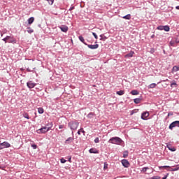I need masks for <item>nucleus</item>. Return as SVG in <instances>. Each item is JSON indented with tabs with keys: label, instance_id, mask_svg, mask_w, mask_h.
Wrapping results in <instances>:
<instances>
[{
	"label": "nucleus",
	"instance_id": "1",
	"mask_svg": "<svg viewBox=\"0 0 179 179\" xmlns=\"http://www.w3.org/2000/svg\"><path fill=\"white\" fill-rule=\"evenodd\" d=\"M68 127L72 130L71 135L73 136V131H76L78 129V127H79V122L77 120L71 121L68 123Z\"/></svg>",
	"mask_w": 179,
	"mask_h": 179
},
{
	"label": "nucleus",
	"instance_id": "2",
	"mask_svg": "<svg viewBox=\"0 0 179 179\" xmlns=\"http://www.w3.org/2000/svg\"><path fill=\"white\" fill-rule=\"evenodd\" d=\"M108 142L113 145H121L122 143V139L120 137H112L109 139Z\"/></svg>",
	"mask_w": 179,
	"mask_h": 179
},
{
	"label": "nucleus",
	"instance_id": "3",
	"mask_svg": "<svg viewBox=\"0 0 179 179\" xmlns=\"http://www.w3.org/2000/svg\"><path fill=\"white\" fill-rule=\"evenodd\" d=\"M5 148H10V143L7 141H4L0 143V150H2V149H5Z\"/></svg>",
	"mask_w": 179,
	"mask_h": 179
},
{
	"label": "nucleus",
	"instance_id": "4",
	"mask_svg": "<svg viewBox=\"0 0 179 179\" xmlns=\"http://www.w3.org/2000/svg\"><path fill=\"white\" fill-rule=\"evenodd\" d=\"M176 127H178L179 128V121L176 120L173 122L169 125V129H173V128H176Z\"/></svg>",
	"mask_w": 179,
	"mask_h": 179
},
{
	"label": "nucleus",
	"instance_id": "5",
	"mask_svg": "<svg viewBox=\"0 0 179 179\" xmlns=\"http://www.w3.org/2000/svg\"><path fill=\"white\" fill-rule=\"evenodd\" d=\"M73 141H75V138L73 137H69L64 142V143L66 145H71V143H72V142H73Z\"/></svg>",
	"mask_w": 179,
	"mask_h": 179
},
{
	"label": "nucleus",
	"instance_id": "6",
	"mask_svg": "<svg viewBox=\"0 0 179 179\" xmlns=\"http://www.w3.org/2000/svg\"><path fill=\"white\" fill-rule=\"evenodd\" d=\"M38 134H47V132H48V131H47V127H43L41 129H39L37 131Z\"/></svg>",
	"mask_w": 179,
	"mask_h": 179
},
{
	"label": "nucleus",
	"instance_id": "7",
	"mask_svg": "<svg viewBox=\"0 0 179 179\" xmlns=\"http://www.w3.org/2000/svg\"><path fill=\"white\" fill-rule=\"evenodd\" d=\"M36 83H33V81H29L27 83V86L29 87V89H33L36 87Z\"/></svg>",
	"mask_w": 179,
	"mask_h": 179
},
{
	"label": "nucleus",
	"instance_id": "8",
	"mask_svg": "<svg viewBox=\"0 0 179 179\" xmlns=\"http://www.w3.org/2000/svg\"><path fill=\"white\" fill-rule=\"evenodd\" d=\"M148 117H149V112H143L141 114V120H148Z\"/></svg>",
	"mask_w": 179,
	"mask_h": 179
},
{
	"label": "nucleus",
	"instance_id": "9",
	"mask_svg": "<svg viewBox=\"0 0 179 179\" xmlns=\"http://www.w3.org/2000/svg\"><path fill=\"white\" fill-rule=\"evenodd\" d=\"M86 45L88 47V48H90V50H97V48H99V44H95V45L87 44Z\"/></svg>",
	"mask_w": 179,
	"mask_h": 179
},
{
	"label": "nucleus",
	"instance_id": "10",
	"mask_svg": "<svg viewBox=\"0 0 179 179\" xmlns=\"http://www.w3.org/2000/svg\"><path fill=\"white\" fill-rule=\"evenodd\" d=\"M122 166H124L125 168L129 167V162H128L127 159H122Z\"/></svg>",
	"mask_w": 179,
	"mask_h": 179
},
{
	"label": "nucleus",
	"instance_id": "11",
	"mask_svg": "<svg viewBox=\"0 0 179 179\" xmlns=\"http://www.w3.org/2000/svg\"><path fill=\"white\" fill-rule=\"evenodd\" d=\"M59 27L60 30H62V31H63L64 33H66V31H68V26L66 25H62Z\"/></svg>",
	"mask_w": 179,
	"mask_h": 179
},
{
	"label": "nucleus",
	"instance_id": "12",
	"mask_svg": "<svg viewBox=\"0 0 179 179\" xmlns=\"http://www.w3.org/2000/svg\"><path fill=\"white\" fill-rule=\"evenodd\" d=\"M134 54H135V52L134 51H130L129 53H127L125 55L126 58H132L134 57Z\"/></svg>",
	"mask_w": 179,
	"mask_h": 179
},
{
	"label": "nucleus",
	"instance_id": "13",
	"mask_svg": "<svg viewBox=\"0 0 179 179\" xmlns=\"http://www.w3.org/2000/svg\"><path fill=\"white\" fill-rule=\"evenodd\" d=\"M166 148L169 149V150H171V152H176V150H177L176 147H173L170 144H168Z\"/></svg>",
	"mask_w": 179,
	"mask_h": 179
},
{
	"label": "nucleus",
	"instance_id": "14",
	"mask_svg": "<svg viewBox=\"0 0 179 179\" xmlns=\"http://www.w3.org/2000/svg\"><path fill=\"white\" fill-rule=\"evenodd\" d=\"M87 118H89L90 120H92L93 118H94V117H96V114H94V113L93 112H90L87 115Z\"/></svg>",
	"mask_w": 179,
	"mask_h": 179
},
{
	"label": "nucleus",
	"instance_id": "15",
	"mask_svg": "<svg viewBox=\"0 0 179 179\" xmlns=\"http://www.w3.org/2000/svg\"><path fill=\"white\" fill-rule=\"evenodd\" d=\"M178 71H179V66H174L172 68L171 73H174L175 72H178Z\"/></svg>",
	"mask_w": 179,
	"mask_h": 179
},
{
	"label": "nucleus",
	"instance_id": "16",
	"mask_svg": "<svg viewBox=\"0 0 179 179\" xmlns=\"http://www.w3.org/2000/svg\"><path fill=\"white\" fill-rule=\"evenodd\" d=\"M169 45L171 47H176L177 46V41H171L169 42Z\"/></svg>",
	"mask_w": 179,
	"mask_h": 179
},
{
	"label": "nucleus",
	"instance_id": "17",
	"mask_svg": "<svg viewBox=\"0 0 179 179\" xmlns=\"http://www.w3.org/2000/svg\"><path fill=\"white\" fill-rule=\"evenodd\" d=\"M52 122H48L45 127H47V131H50V129H51L52 127Z\"/></svg>",
	"mask_w": 179,
	"mask_h": 179
},
{
	"label": "nucleus",
	"instance_id": "18",
	"mask_svg": "<svg viewBox=\"0 0 179 179\" xmlns=\"http://www.w3.org/2000/svg\"><path fill=\"white\" fill-rule=\"evenodd\" d=\"M80 41H81V43H83V44H85V45H87V43H86V42H85V38H83V36H80L78 37Z\"/></svg>",
	"mask_w": 179,
	"mask_h": 179
},
{
	"label": "nucleus",
	"instance_id": "19",
	"mask_svg": "<svg viewBox=\"0 0 179 179\" xmlns=\"http://www.w3.org/2000/svg\"><path fill=\"white\" fill-rule=\"evenodd\" d=\"M141 101H142L141 98H136L134 99L135 104H139V103H141Z\"/></svg>",
	"mask_w": 179,
	"mask_h": 179
},
{
	"label": "nucleus",
	"instance_id": "20",
	"mask_svg": "<svg viewBox=\"0 0 179 179\" xmlns=\"http://www.w3.org/2000/svg\"><path fill=\"white\" fill-rule=\"evenodd\" d=\"M131 94H132L133 96H136L139 94V92H138V90H134L131 92Z\"/></svg>",
	"mask_w": 179,
	"mask_h": 179
},
{
	"label": "nucleus",
	"instance_id": "21",
	"mask_svg": "<svg viewBox=\"0 0 179 179\" xmlns=\"http://www.w3.org/2000/svg\"><path fill=\"white\" fill-rule=\"evenodd\" d=\"M125 94V92L124 90L116 92V94H118V96H123V94Z\"/></svg>",
	"mask_w": 179,
	"mask_h": 179
},
{
	"label": "nucleus",
	"instance_id": "22",
	"mask_svg": "<svg viewBox=\"0 0 179 179\" xmlns=\"http://www.w3.org/2000/svg\"><path fill=\"white\" fill-rule=\"evenodd\" d=\"M173 167H175V168L171 169L170 170V171H178V170H179V165L174 166Z\"/></svg>",
	"mask_w": 179,
	"mask_h": 179
},
{
	"label": "nucleus",
	"instance_id": "23",
	"mask_svg": "<svg viewBox=\"0 0 179 179\" xmlns=\"http://www.w3.org/2000/svg\"><path fill=\"white\" fill-rule=\"evenodd\" d=\"M89 152L90 153H94V154L99 153V151L96 150V149L94 148L90 149Z\"/></svg>",
	"mask_w": 179,
	"mask_h": 179
},
{
	"label": "nucleus",
	"instance_id": "24",
	"mask_svg": "<svg viewBox=\"0 0 179 179\" xmlns=\"http://www.w3.org/2000/svg\"><path fill=\"white\" fill-rule=\"evenodd\" d=\"M122 17H123V19H125L126 20H130V19H131V14H127V15H124Z\"/></svg>",
	"mask_w": 179,
	"mask_h": 179
},
{
	"label": "nucleus",
	"instance_id": "25",
	"mask_svg": "<svg viewBox=\"0 0 179 179\" xmlns=\"http://www.w3.org/2000/svg\"><path fill=\"white\" fill-rule=\"evenodd\" d=\"M100 37V40L101 41H106V39L107 38V36H104V34H101Z\"/></svg>",
	"mask_w": 179,
	"mask_h": 179
},
{
	"label": "nucleus",
	"instance_id": "26",
	"mask_svg": "<svg viewBox=\"0 0 179 179\" xmlns=\"http://www.w3.org/2000/svg\"><path fill=\"white\" fill-rule=\"evenodd\" d=\"M34 22V18L33 17H31L28 19V23L29 24H31Z\"/></svg>",
	"mask_w": 179,
	"mask_h": 179
},
{
	"label": "nucleus",
	"instance_id": "27",
	"mask_svg": "<svg viewBox=\"0 0 179 179\" xmlns=\"http://www.w3.org/2000/svg\"><path fill=\"white\" fill-rule=\"evenodd\" d=\"M149 167L146 166V167H143L141 170V173H146V171H148V170H149Z\"/></svg>",
	"mask_w": 179,
	"mask_h": 179
},
{
	"label": "nucleus",
	"instance_id": "28",
	"mask_svg": "<svg viewBox=\"0 0 179 179\" xmlns=\"http://www.w3.org/2000/svg\"><path fill=\"white\" fill-rule=\"evenodd\" d=\"M157 85L156 83H152L149 85V89H155V87H156Z\"/></svg>",
	"mask_w": 179,
	"mask_h": 179
},
{
	"label": "nucleus",
	"instance_id": "29",
	"mask_svg": "<svg viewBox=\"0 0 179 179\" xmlns=\"http://www.w3.org/2000/svg\"><path fill=\"white\" fill-rule=\"evenodd\" d=\"M164 30L165 31H170V27H169L168 25L164 26Z\"/></svg>",
	"mask_w": 179,
	"mask_h": 179
},
{
	"label": "nucleus",
	"instance_id": "30",
	"mask_svg": "<svg viewBox=\"0 0 179 179\" xmlns=\"http://www.w3.org/2000/svg\"><path fill=\"white\" fill-rule=\"evenodd\" d=\"M38 112L39 114H43L44 113V109L43 108H38Z\"/></svg>",
	"mask_w": 179,
	"mask_h": 179
},
{
	"label": "nucleus",
	"instance_id": "31",
	"mask_svg": "<svg viewBox=\"0 0 179 179\" xmlns=\"http://www.w3.org/2000/svg\"><path fill=\"white\" fill-rule=\"evenodd\" d=\"M80 132H82L83 134H85V130H83V128L82 127L77 132L78 135H80Z\"/></svg>",
	"mask_w": 179,
	"mask_h": 179
},
{
	"label": "nucleus",
	"instance_id": "32",
	"mask_svg": "<svg viewBox=\"0 0 179 179\" xmlns=\"http://www.w3.org/2000/svg\"><path fill=\"white\" fill-rule=\"evenodd\" d=\"M23 117L24 118H27V120H30V117H29V114L27 113H24Z\"/></svg>",
	"mask_w": 179,
	"mask_h": 179
},
{
	"label": "nucleus",
	"instance_id": "33",
	"mask_svg": "<svg viewBox=\"0 0 179 179\" xmlns=\"http://www.w3.org/2000/svg\"><path fill=\"white\" fill-rule=\"evenodd\" d=\"M9 38H10V36H7L6 38H3V41H4L5 43H7V41H8V40H9Z\"/></svg>",
	"mask_w": 179,
	"mask_h": 179
},
{
	"label": "nucleus",
	"instance_id": "34",
	"mask_svg": "<svg viewBox=\"0 0 179 179\" xmlns=\"http://www.w3.org/2000/svg\"><path fill=\"white\" fill-rule=\"evenodd\" d=\"M157 29V30H164V26L163 25L158 26Z\"/></svg>",
	"mask_w": 179,
	"mask_h": 179
},
{
	"label": "nucleus",
	"instance_id": "35",
	"mask_svg": "<svg viewBox=\"0 0 179 179\" xmlns=\"http://www.w3.org/2000/svg\"><path fill=\"white\" fill-rule=\"evenodd\" d=\"M123 157L125 159L128 157V151H125L123 154Z\"/></svg>",
	"mask_w": 179,
	"mask_h": 179
},
{
	"label": "nucleus",
	"instance_id": "36",
	"mask_svg": "<svg viewBox=\"0 0 179 179\" xmlns=\"http://www.w3.org/2000/svg\"><path fill=\"white\" fill-rule=\"evenodd\" d=\"M173 86H177V83H176V81H173V83H171V87H173Z\"/></svg>",
	"mask_w": 179,
	"mask_h": 179
},
{
	"label": "nucleus",
	"instance_id": "37",
	"mask_svg": "<svg viewBox=\"0 0 179 179\" xmlns=\"http://www.w3.org/2000/svg\"><path fill=\"white\" fill-rule=\"evenodd\" d=\"M92 35L94 36V38H96V40H97V38H99V36H97V34L94 32H92Z\"/></svg>",
	"mask_w": 179,
	"mask_h": 179
},
{
	"label": "nucleus",
	"instance_id": "38",
	"mask_svg": "<svg viewBox=\"0 0 179 179\" xmlns=\"http://www.w3.org/2000/svg\"><path fill=\"white\" fill-rule=\"evenodd\" d=\"M159 169H170V166H160Z\"/></svg>",
	"mask_w": 179,
	"mask_h": 179
},
{
	"label": "nucleus",
	"instance_id": "39",
	"mask_svg": "<svg viewBox=\"0 0 179 179\" xmlns=\"http://www.w3.org/2000/svg\"><path fill=\"white\" fill-rule=\"evenodd\" d=\"M150 179H160V176H153L152 178H150Z\"/></svg>",
	"mask_w": 179,
	"mask_h": 179
},
{
	"label": "nucleus",
	"instance_id": "40",
	"mask_svg": "<svg viewBox=\"0 0 179 179\" xmlns=\"http://www.w3.org/2000/svg\"><path fill=\"white\" fill-rule=\"evenodd\" d=\"M49 5H52V3H54V0H47Z\"/></svg>",
	"mask_w": 179,
	"mask_h": 179
},
{
	"label": "nucleus",
	"instance_id": "41",
	"mask_svg": "<svg viewBox=\"0 0 179 179\" xmlns=\"http://www.w3.org/2000/svg\"><path fill=\"white\" fill-rule=\"evenodd\" d=\"M60 162H61V163H62V164L66 163V160L65 159H64V158H62V159H60Z\"/></svg>",
	"mask_w": 179,
	"mask_h": 179
},
{
	"label": "nucleus",
	"instance_id": "42",
	"mask_svg": "<svg viewBox=\"0 0 179 179\" xmlns=\"http://www.w3.org/2000/svg\"><path fill=\"white\" fill-rule=\"evenodd\" d=\"M31 146L33 149H37V145H36V144H32V145H31Z\"/></svg>",
	"mask_w": 179,
	"mask_h": 179
},
{
	"label": "nucleus",
	"instance_id": "43",
	"mask_svg": "<svg viewBox=\"0 0 179 179\" xmlns=\"http://www.w3.org/2000/svg\"><path fill=\"white\" fill-rule=\"evenodd\" d=\"M99 137H96V138L94 139V143H99Z\"/></svg>",
	"mask_w": 179,
	"mask_h": 179
},
{
	"label": "nucleus",
	"instance_id": "44",
	"mask_svg": "<svg viewBox=\"0 0 179 179\" xmlns=\"http://www.w3.org/2000/svg\"><path fill=\"white\" fill-rule=\"evenodd\" d=\"M65 126L64 124H61L59 126V129H63V128H64Z\"/></svg>",
	"mask_w": 179,
	"mask_h": 179
},
{
	"label": "nucleus",
	"instance_id": "45",
	"mask_svg": "<svg viewBox=\"0 0 179 179\" xmlns=\"http://www.w3.org/2000/svg\"><path fill=\"white\" fill-rule=\"evenodd\" d=\"M150 52L153 54L155 52V48H151Z\"/></svg>",
	"mask_w": 179,
	"mask_h": 179
},
{
	"label": "nucleus",
	"instance_id": "46",
	"mask_svg": "<svg viewBox=\"0 0 179 179\" xmlns=\"http://www.w3.org/2000/svg\"><path fill=\"white\" fill-rule=\"evenodd\" d=\"M107 167H108V164L107 163H104V166L103 169H107Z\"/></svg>",
	"mask_w": 179,
	"mask_h": 179
},
{
	"label": "nucleus",
	"instance_id": "47",
	"mask_svg": "<svg viewBox=\"0 0 179 179\" xmlns=\"http://www.w3.org/2000/svg\"><path fill=\"white\" fill-rule=\"evenodd\" d=\"M167 177H169V173H166V174L162 178V179H167Z\"/></svg>",
	"mask_w": 179,
	"mask_h": 179
},
{
	"label": "nucleus",
	"instance_id": "48",
	"mask_svg": "<svg viewBox=\"0 0 179 179\" xmlns=\"http://www.w3.org/2000/svg\"><path fill=\"white\" fill-rule=\"evenodd\" d=\"M27 31L29 33V34H31V33H33V32L34 31V30H33V29H29V30H28Z\"/></svg>",
	"mask_w": 179,
	"mask_h": 179
},
{
	"label": "nucleus",
	"instance_id": "49",
	"mask_svg": "<svg viewBox=\"0 0 179 179\" xmlns=\"http://www.w3.org/2000/svg\"><path fill=\"white\" fill-rule=\"evenodd\" d=\"M134 114H135V110H131L130 115H134Z\"/></svg>",
	"mask_w": 179,
	"mask_h": 179
},
{
	"label": "nucleus",
	"instance_id": "50",
	"mask_svg": "<svg viewBox=\"0 0 179 179\" xmlns=\"http://www.w3.org/2000/svg\"><path fill=\"white\" fill-rule=\"evenodd\" d=\"M171 115H173V112H170L168 113V117H170Z\"/></svg>",
	"mask_w": 179,
	"mask_h": 179
},
{
	"label": "nucleus",
	"instance_id": "51",
	"mask_svg": "<svg viewBox=\"0 0 179 179\" xmlns=\"http://www.w3.org/2000/svg\"><path fill=\"white\" fill-rule=\"evenodd\" d=\"M73 9H75V6L71 7L69 10H73Z\"/></svg>",
	"mask_w": 179,
	"mask_h": 179
},
{
	"label": "nucleus",
	"instance_id": "52",
	"mask_svg": "<svg viewBox=\"0 0 179 179\" xmlns=\"http://www.w3.org/2000/svg\"><path fill=\"white\" fill-rule=\"evenodd\" d=\"M72 157H69L68 161L71 163V160Z\"/></svg>",
	"mask_w": 179,
	"mask_h": 179
},
{
	"label": "nucleus",
	"instance_id": "53",
	"mask_svg": "<svg viewBox=\"0 0 179 179\" xmlns=\"http://www.w3.org/2000/svg\"><path fill=\"white\" fill-rule=\"evenodd\" d=\"M176 9L179 10V6H177L176 7Z\"/></svg>",
	"mask_w": 179,
	"mask_h": 179
},
{
	"label": "nucleus",
	"instance_id": "54",
	"mask_svg": "<svg viewBox=\"0 0 179 179\" xmlns=\"http://www.w3.org/2000/svg\"><path fill=\"white\" fill-rule=\"evenodd\" d=\"M27 72H31L29 69H27Z\"/></svg>",
	"mask_w": 179,
	"mask_h": 179
},
{
	"label": "nucleus",
	"instance_id": "55",
	"mask_svg": "<svg viewBox=\"0 0 179 179\" xmlns=\"http://www.w3.org/2000/svg\"><path fill=\"white\" fill-rule=\"evenodd\" d=\"M155 37V35L151 36V38H153Z\"/></svg>",
	"mask_w": 179,
	"mask_h": 179
},
{
	"label": "nucleus",
	"instance_id": "56",
	"mask_svg": "<svg viewBox=\"0 0 179 179\" xmlns=\"http://www.w3.org/2000/svg\"><path fill=\"white\" fill-rule=\"evenodd\" d=\"M95 44H97V41L95 42Z\"/></svg>",
	"mask_w": 179,
	"mask_h": 179
},
{
	"label": "nucleus",
	"instance_id": "57",
	"mask_svg": "<svg viewBox=\"0 0 179 179\" xmlns=\"http://www.w3.org/2000/svg\"><path fill=\"white\" fill-rule=\"evenodd\" d=\"M159 83H162V82H159V83H158V85H159Z\"/></svg>",
	"mask_w": 179,
	"mask_h": 179
},
{
	"label": "nucleus",
	"instance_id": "58",
	"mask_svg": "<svg viewBox=\"0 0 179 179\" xmlns=\"http://www.w3.org/2000/svg\"><path fill=\"white\" fill-rule=\"evenodd\" d=\"M162 82H166V80H163Z\"/></svg>",
	"mask_w": 179,
	"mask_h": 179
}]
</instances>
